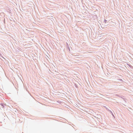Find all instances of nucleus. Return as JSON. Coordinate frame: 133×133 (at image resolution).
I'll use <instances>...</instances> for the list:
<instances>
[{
  "mask_svg": "<svg viewBox=\"0 0 133 133\" xmlns=\"http://www.w3.org/2000/svg\"><path fill=\"white\" fill-rule=\"evenodd\" d=\"M106 20H105V22H106Z\"/></svg>",
  "mask_w": 133,
  "mask_h": 133,
  "instance_id": "obj_1",
  "label": "nucleus"
},
{
  "mask_svg": "<svg viewBox=\"0 0 133 133\" xmlns=\"http://www.w3.org/2000/svg\"><path fill=\"white\" fill-rule=\"evenodd\" d=\"M106 20H105V22H106Z\"/></svg>",
  "mask_w": 133,
  "mask_h": 133,
  "instance_id": "obj_2",
  "label": "nucleus"
},
{
  "mask_svg": "<svg viewBox=\"0 0 133 133\" xmlns=\"http://www.w3.org/2000/svg\"><path fill=\"white\" fill-rule=\"evenodd\" d=\"M106 20H105V22H106Z\"/></svg>",
  "mask_w": 133,
  "mask_h": 133,
  "instance_id": "obj_3",
  "label": "nucleus"
}]
</instances>
